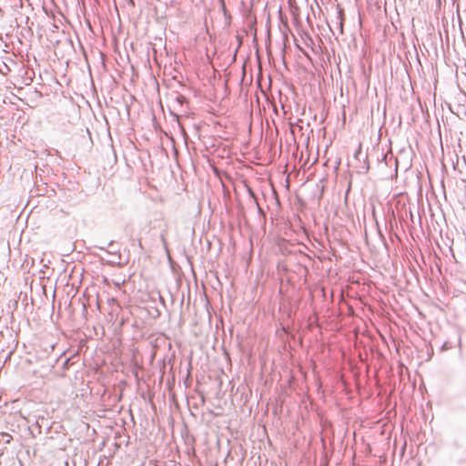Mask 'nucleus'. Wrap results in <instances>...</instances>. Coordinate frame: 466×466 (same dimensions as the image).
I'll return each instance as SVG.
<instances>
[{"mask_svg": "<svg viewBox=\"0 0 466 466\" xmlns=\"http://www.w3.org/2000/svg\"><path fill=\"white\" fill-rule=\"evenodd\" d=\"M339 17L342 19V13L339 12Z\"/></svg>", "mask_w": 466, "mask_h": 466, "instance_id": "nucleus-1", "label": "nucleus"}]
</instances>
